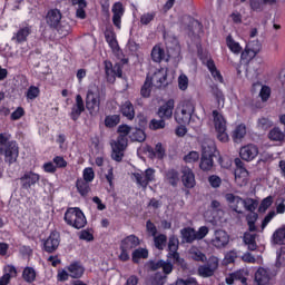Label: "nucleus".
Wrapping results in <instances>:
<instances>
[{
  "mask_svg": "<svg viewBox=\"0 0 285 285\" xmlns=\"http://www.w3.org/2000/svg\"><path fill=\"white\" fill-rule=\"evenodd\" d=\"M117 131L119 136L117 140L111 145V158L115 161H121L124 159V151L128 147V135L132 132V128L128 125H120Z\"/></svg>",
  "mask_w": 285,
  "mask_h": 285,
  "instance_id": "1",
  "label": "nucleus"
},
{
  "mask_svg": "<svg viewBox=\"0 0 285 285\" xmlns=\"http://www.w3.org/2000/svg\"><path fill=\"white\" fill-rule=\"evenodd\" d=\"M0 155L4 156L6 164H14L19 158V146L10 141L8 134H0Z\"/></svg>",
  "mask_w": 285,
  "mask_h": 285,
  "instance_id": "2",
  "label": "nucleus"
},
{
  "mask_svg": "<svg viewBox=\"0 0 285 285\" xmlns=\"http://www.w3.org/2000/svg\"><path fill=\"white\" fill-rule=\"evenodd\" d=\"M65 222L68 224V226H72L78 230L83 228L88 224L86 215H83V212H81L79 207L68 208L65 213Z\"/></svg>",
  "mask_w": 285,
  "mask_h": 285,
  "instance_id": "3",
  "label": "nucleus"
},
{
  "mask_svg": "<svg viewBox=\"0 0 285 285\" xmlns=\"http://www.w3.org/2000/svg\"><path fill=\"white\" fill-rule=\"evenodd\" d=\"M140 244L141 239H139V237H137L135 234L125 237L120 242V254L118 259H120V262H128L130 259V250H134V248H137V246H140Z\"/></svg>",
  "mask_w": 285,
  "mask_h": 285,
  "instance_id": "4",
  "label": "nucleus"
},
{
  "mask_svg": "<svg viewBox=\"0 0 285 285\" xmlns=\"http://www.w3.org/2000/svg\"><path fill=\"white\" fill-rule=\"evenodd\" d=\"M86 108L89 110L90 115L92 112H99L101 108V89L97 86H91L86 96Z\"/></svg>",
  "mask_w": 285,
  "mask_h": 285,
  "instance_id": "5",
  "label": "nucleus"
},
{
  "mask_svg": "<svg viewBox=\"0 0 285 285\" xmlns=\"http://www.w3.org/2000/svg\"><path fill=\"white\" fill-rule=\"evenodd\" d=\"M193 112H195V102H193V100H185L181 105V108L177 109L175 112V119L177 124H190Z\"/></svg>",
  "mask_w": 285,
  "mask_h": 285,
  "instance_id": "6",
  "label": "nucleus"
},
{
  "mask_svg": "<svg viewBox=\"0 0 285 285\" xmlns=\"http://www.w3.org/2000/svg\"><path fill=\"white\" fill-rule=\"evenodd\" d=\"M212 115L214 119V127L217 132V139L223 142L228 141V134L226 132V119L217 110H214Z\"/></svg>",
  "mask_w": 285,
  "mask_h": 285,
  "instance_id": "7",
  "label": "nucleus"
},
{
  "mask_svg": "<svg viewBox=\"0 0 285 285\" xmlns=\"http://www.w3.org/2000/svg\"><path fill=\"white\" fill-rule=\"evenodd\" d=\"M219 268V258L210 256L207 262L198 267L199 277H213Z\"/></svg>",
  "mask_w": 285,
  "mask_h": 285,
  "instance_id": "8",
  "label": "nucleus"
},
{
  "mask_svg": "<svg viewBox=\"0 0 285 285\" xmlns=\"http://www.w3.org/2000/svg\"><path fill=\"white\" fill-rule=\"evenodd\" d=\"M202 150L203 154L199 168L200 170L208 173V170H213V166H215V161L213 160V157H215V155L213 154V147H210V145H208L207 147L206 145H203Z\"/></svg>",
  "mask_w": 285,
  "mask_h": 285,
  "instance_id": "9",
  "label": "nucleus"
},
{
  "mask_svg": "<svg viewBox=\"0 0 285 285\" xmlns=\"http://www.w3.org/2000/svg\"><path fill=\"white\" fill-rule=\"evenodd\" d=\"M134 180L140 188H148V184L155 181V169L154 168H148L145 171L141 173H134L132 174Z\"/></svg>",
  "mask_w": 285,
  "mask_h": 285,
  "instance_id": "10",
  "label": "nucleus"
},
{
  "mask_svg": "<svg viewBox=\"0 0 285 285\" xmlns=\"http://www.w3.org/2000/svg\"><path fill=\"white\" fill-rule=\"evenodd\" d=\"M41 177L39 174L35 171H24V174L20 177V185L23 190H30L32 186L39 184Z\"/></svg>",
  "mask_w": 285,
  "mask_h": 285,
  "instance_id": "11",
  "label": "nucleus"
},
{
  "mask_svg": "<svg viewBox=\"0 0 285 285\" xmlns=\"http://www.w3.org/2000/svg\"><path fill=\"white\" fill-rule=\"evenodd\" d=\"M229 242L230 236L228 235V233H226V230H215L214 237L212 238V245L215 246V248H226Z\"/></svg>",
  "mask_w": 285,
  "mask_h": 285,
  "instance_id": "12",
  "label": "nucleus"
},
{
  "mask_svg": "<svg viewBox=\"0 0 285 285\" xmlns=\"http://www.w3.org/2000/svg\"><path fill=\"white\" fill-rule=\"evenodd\" d=\"M259 155V148L254 144L243 146L239 150V156L244 161H253Z\"/></svg>",
  "mask_w": 285,
  "mask_h": 285,
  "instance_id": "13",
  "label": "nucleus"
},
{
  "mask_svg": "<svg viewBox=\"0 0 285 285\" xmlns=\"http://www.w3.org/2000/svg\"><path fill=\"white\" fill-rule=\"evenodd\" d=\"M168 248H169L168 257H173L176 264L184 266V259L180 258L179 253H177V250L179 249V239L176 236H171L169 238Z\"/></svg>",
  "mask_w": 285,
  "mask_h": 285,
  "instance_id": "14",
  "label": "nucleus"
},
{
  "mask_svg": "<svg viewBox=\"0 0 285 285\" xmlns=\"http://www.w3.org/2000/svg\"><path fill=\"white\" fill-rule=\"evenodd\" d=\"M62 17L61 10L50 9L46 14V23L49 28H59Z\"/></svg>",
  "mask_w": 285,
  "mask_h": 285,
  "instance_id": "15",
  "label": "nucleus"
},
{
  "mask_svg": "<svg viewBox=\"0 0 285 285\" xmlns=\"http://www.w3.org/2000/svg\"><path fill=\"white\" fill-rule=\"evenodd\" d=\"M61 242V236L58 232H52L49 237L45 240V250L46 253H55L59 248Z\"/></svg>",
  "mask_w": 285,
  "mask_h": 285,
  "instance_id": "16",
  "label": "nucleus"
},
{
  "mask_svg": "<svg viewBox=\"0 0 285 285\" xmlns=\"http://www.w3.org/2000/svg\"><path fill=\"white\" fill-rule=\"evenodd\" d=\"M168 77V72L166 69L156 70L151 77H149V83L155 88H161L164 83H166V79Z\"/></svg>",
  "mask_w": 285,
  "mask_h": 285,
  "instance_id": "17",
  "label": "nucleus"
},
{
  "mask_svg": "<svg viewBox=\"0 0 285 285\" xmlns=\"http://www.w3.org/2000/svg\"><path fill=\"white\" fill-rule=\"evenodd\" d=\"M225 199L234 213L242 215V206H244V199L242 197L235 196L234 194H226Z\"/></svg>",
  "mask_w": 285,
  "mask_h": 285,
  "instance_id": "18",
  "label": "nucleus"
},
{
  "mask_svg": "<svg viewBox=\"0 0 285 285\" xmlns=\"http://www.w3.org/2000/svg\"><path fill=\"white\" fill-rule=\"evenodd\" d=\"M112 12V23L115 27L118 28V30L121 29V17H124V13L126 12V9H124V4L121 2L114 3L111 8Z\"/></svg>",
  "mask_w": 285,
  "mask_h": 285,
  "instance_id": "19",
  "label": "nucleus"
},
{
  "mask_svg": "<svg viewBox=\"0 0 285 285\" xmlns=\"http://www.w3.org/2000/svg\"><path fill=\"white\" fill-rule=\"evenodd\" d=\"M173 110H175V100L169 99L166 104L158 108L157 115L159 119H173Z\"/></svg>",
  "mask_w": 285,
  "mask_h": 285,
  "instance_id": "20",
  "label": "nucleus"
},
{
  "mask_svg": "<svg viewBox=\"0 0 285 285\" xmlns=\"http://www.w3.org/2000/svg\"><path fill=\"white\" fill-rule=\"evenodd\" d=\"M181 181L185 188H195L197 184L195 180V173L189 167L181 168Z\"/></svg>",
  "mask_w": 285,
  "mask_h": 285,
  "instance_id": "21",
  "label": "nucleus"
},
{
  "mask_svg": "<svg viewBox=\"0 0 285 285\" xmlns=\"http://www.w3.org/2000/svg\"><path fill=\"white\" fill-rule=\"evenodd\" d=\"M86 110V105L83 104V98L81 95L76 96V102L71 108L70 117L72 121H77L81 117V112Z\"/></svg>",
  "mask_w": 285,
  "mask_h": 285,
  "instance_id": "22",
  "label": "nucleus"
},
{
  "mask_svg": "<svg viewBox=\"0 0 285 285\" xmlns=\"http://www.w3.org/2000/svg\"><path fill=\"white\" fill-rule=\"evenodd\" d=\"M67 271L69 273V277H71L72 279H79L83 277V273H86V268L79 262L71 263L67 267Z\"/></svg>",
  "mask_w": 285,
  "mask_h": 285,
  "instance_id": "23",
  "label": "nucleus"
},
{
  "mask_svg": "<svg viewBox=\"0 0 285 285\" xmlns=\"http://www.w3.org/2000/svg\"><path fill=\"white\" fill-rule=\"evenodd\" d=\"M254 279L257 285H267L271 282V271L259 267L255 273Z\"/></svg>",
  "mask_w": 285,
  "mask_h": 285,
  "instance_id": "24",
  "label": "nucleus"
},
{
  "mask_svg": "<svg viewBox=\"0 0 285 285\" xmlns=\"http://www.w3.org/2000/svg\"><path fill=\"white\" fill-rule=\"evenodd\" d=\"M31 32L32 29H30V27L20 28L12 37V41H16V43H23L28 41V37H30Z\"/></svg>",
  "mask_w": 285,
  "mask_h": 285,
  "instance_id": "25",
  "label": "nucleus"
},
{
  "mask_svg": "<svg viewBox=\"0 0 285 285\" xmlns=\"http://www.w3.org/2000/svg\"><path fill=\"white\" fill-rule=\"evenodd\" d=\"M276 0H249V6L254 12H263L266 6H273Z\"/></svg>",
  "mask_w": 285,
  "mask_h": 285,
  "instance_id": "26",
  "label": "nucleus"
},
{
  "mask_svg": "<svg viewBox=\"0 0 285 285\" xmlns=\"http://www.w3.org/2000/svg\"><path fill=\"white\" fill-rule=\"evenodd\" d=\"M272 244L277 246L285 245V226L277 228L272 236Z\"/></svg>",
  "mask_w": 285,
  "mask_h": 285,
  "instance_id": "27",
  "label": "nucleus"
},
{
  "mask_svg": "<svg viewBox=\"0 0 285 285\" xmlns=\"http://www.w3.org/2000/svg\"><path fill=\"white\" fill-rule=\"evenodd\" d=\"M180 235L183 237V240L186 242V244H193L195 239H197L196 230L193 227H185L180 230Z\"/></svg>",
  "mask_w": 285,
  "mask_h": 285,
  "instance_id": "28",
  "label": "nucleus"
},
{
  "mask_svg": "<svg viewBox=\"0 0 285 285\" xmlns=\"http://www.w3.org/2000/svg\"><path fill=\"white\" fill-rule=\"evenodd\" d=\"M71 3L76 8V17L86 19V10H83L87 6L86 0H71Z\"/></svg>",
  "mask_w": 285,
  "mask_h": 285,
  "instance_id": "29",
  "label": "nucleus"
},
{
  "mask_svg": "<svg viewBox=\"0 0 285 285\" xmlns=\"http://www.w3.org/2000/svg\"><path fill=\"white\" fill-rule=\"evenodd\" d=\"M165 181L170 184V186H177V184H179V171L176 169H168L165 173Z\"/></svg>",
  "mask_w": 285,
  "mask_h": 285,
  "instance_id": "30",
  "label": "nucleus"
},
{
  "mask_svg": "<svg viewBox=\"0 0 285 285\" xmlns=\"http://www.w3.org/2000/svg\"><path fill=\"white\" fill-rule=\"evenodd\" d=\"M121 114L124 117H127L130 121L135 119V107L132 106V102L126 101L121 108Z\"/></svg>",
  "mask_w": 285,
  "mask_h": 285,
  "instance_id": "31",
  "label": "nucleus"
},
{
  "mask_svg": "<svg viewBox=\"0 0 285 285\" xmlns=\"http://www.w3.org/2000/svg\"><path fill=\"white\" fill-rule=\"evenodd\" d=\"M140 259H148V249L137 248L131 254V261L134 264H139Z\"/></svg>",
  "mask_w": 285,
  "mask_h": 285,
  "instance_id": "32",
  "label": "nucleus"
},
{
  "mask_svg": "<svg viewBox=\"0 0 285 285\" xmlns=\"http://www.w3.org/2000/svg\"><path fill=\"white\" fill-rule=\"evenodd\" d=\"M257 237L256 234L245 233L244 234V243L248 246V250H257V242L255 240Z\"/></svg>",
  "mask_w": 285,
  "mask_h": 285,
  "instance_id": "33",
  "label": "nucleus"
},
{
  "mask_svg": "<svg viewBox=\"0 0 285 285\" xmlns=\"http://www.w3.org/2000/svg\"><path fill=\"white\" fill-rule=\"evenodd\" d=\"M226 43H227V48H229L230 52H233L234 55L242 53V46L239 45V42L233 39V36H228L226 38Z\"/></svg>",
  "mask_w": 285,
  "mask_h": 285,
  "instance_id": "34",
  "label": "nucleus"
},
{
  "mask_svg": "<svg viewBox=\"0 0 285 285\" xmlns=\"http://www.w3.org/2000/svg\"><path fill=\"white\" fill-rule=\"evenodd\" d=\"M164 279H166V277L161 275V273H156L147 278L146 285H164L166 284Z\"/></svg>",
  "mask_w": 285,
  "mask_h": 285,
  "instance_id": "35",
  "label": "nucleus"
},
{
  "mask_svg": "<svg viewBox=\"0 0 285 285\" xmlns=\"http://www.w3.org/2000/svg\"><path fill=\"white\" fill-rule=\"evenodd\" d=\"M22 277L28 284H32L37 279V272L32 267H26L22 272Z\"/></svg>",
  "mask_w": 285,
  "mask_h": 285,
  "instance_id": "36",
  "label": "nucleus"
},
{
  "mask_svg": "<svg viewBox=\"0 0 285 285\" xmlns=\"http://www.w3.org/2000/svg\"><path fill=\"white\" fill-rule=\"evenodd\" d=\"M76 186L82 197H86V195L90 193V183H88L87 180L80 178L77 180Z\"/></svg>",
  "mask_w": 285,
  "mask_h": 285,
  "instance_id": "37",
  "label": "nucleus"
},
{
  "mask_svg": "<svg viewBox=\"0 0 285 285\" xmlns=\"http://www.w3.org/2000/svg\"><path fill=\"white\" fill-rule=\"evenodd\" d=\"M165 55L166 53H165L164 49H161V47H159V46H155L151 50V59L156 63H160V61L164 59Z\"/></svg>",
  "mask_w": 285,
  "mask_h": 285,
  "instance_id": "38",
  "label": "nucleus"
},
{
  "mask_svg": "<svg viewBox=\"0 0 285 285\" xmlns=\"http://www.w3.org/2000/svg\"><path fill=\"white\" fill-rule=\"evenodd\" d=\"M258 204L259 203H257V200L253 198L243 199V206L245 210H248V213H255V210H257Z\"/></svg>",
  "mask_w": 285,
  "mask_h": 285,
  "instance_id": "39",
  "label": "nucleus"
},
{
  "mask_svg": "<svg viewBox=\"0 0 285 285\" xmlns=\"http://www.w3.org/2000/svg\"><path fill=\"white\" fill-rule=\"evenodd\" d=\"M268 137L272 141H282L285 135L279 127H275L269 131Z\"/></svg>",
  "mask_w": 285,
  "mask_h": 285,
  "instance_id": "40",
  "label": "nucleus"
},
{
  "mask_svg": "<svg viewBox=\"0 0 285 285\" xmlns=\"http://www.w3.org/2000/svg\"><path fill=\"white\" fill-rule=\"evenodd\" d=\"M246 48L250 49L252 57H257L262 50V42L259 40H252L247 43Z\"/></svg>",
  "mask_w": 285,
  "mask_h": 285,
  "instance_id": "41",
  "label": "nucleus"
},
{
  "mask_svg": "<svg viewBox=\"0 0 285 285\" xmlns=\"http://www.w3.org/2000/svg\"><path fill=\"white\" fill-rule=\"evenodd\" d=\"M244 137H246V126L238 125L233 132V139L234 141H240Z\"/></svg>",
  "mask_w": 285,
  "mask_h": 285,
  "instance_id": "42",
  "label": "nucleus"
},
{
  "mask_svg": "<svg viewBox=\"0 0 285 285\" xmlns=\"http://www.w3.org/2000/svg\"><path fill=\"white\" fill-rule=\"evenodd\" d=\"M119 121H121L119 115H110L105 118V126L107 128H115V126H118Z\"/></svg>",
  "mask_w": 285,
  "mask_h": 285,
  "instance_id": "43",
  "label": "nucleus"
},
{
  "mask_svg": "<svg viewBox=\"0 0 285 285\" xmlns=\"http://www.w3.org/2000/svg\"><path fill=\"white\" fill-rule=\"evenodd\" d=\"M150 130H164L166 128V120L164 118L160 119H151L149 122Z\"/></svg>",
  "mask_w": 285,
  "mask_h": 285,
  "instance_id": "44",
  "label": "nucleus"
},
{
  "mask_svg": "<svg viewBox=\"0 0 285 285\" xmlns=\"http://www.w3.org/2000/svg\"><path fill=\"white\" fill-rule=\"evenodd\" d=\"M167 240L168 238L164 234L154 236V244L158 248V250H164V248H166Z\"/></svg>",
  "mask_w": 285,
  "mask_h": 285,
  "instance_id": "45",
  "label": "nucleus"
},
{
  "mask_svg": "<svg viewBox=\"0 0 285 285\" xmlns=\"http://www.w3.org/2000/svg\"><path fill=\"white\" fill-rule=\"evenodd\" d=\"M273 202H275V198L273 196H267L261 202V205L258 207V210L261 213H266L271 206H273Z\"/></svg>",
  "mask_w": 285,
  "mask_h": 285,
  "instance_id": "46",
  "label": "nucleus"
},
{
  "mask_svg": "<svg viewBox=\"0 0 285 285\" xmlns=\"http://www.w3.org/2000/svg\"><path fill=\"white\" fill-rule=\"evenodd\" d=\"M130 139L132 141H139V142L146 141V132L141 129H135L131 132Z\"/></svg>",
  "mask_w": 285,
  "mask_h": 285,
  "instance_id": "47",
  "label": "nucleus"
},
{
  "mask_svg": "<svg viewBox=\"0 0 285 285\" xmlns=\"http://www.w3.org/2000/svg\"><path fill=\"white\" fill-rule=\"evenodd\" d=\"M212 95L215 96L216 101H218V106H224V101H225L224 92L220 91L217 86L212 88Z\"/></svg>",
  "mask_w": 285,
  "mask_h": 285,
  "instance_id": "48",
  "label": "nucleus"
},
{
  "mask_svg": "<svg viewBox=\"0 0 285 285\" xmlns=\"http://www.w3.org/2000/svg\"><path fill=\"white\" fill-rule=\"evenodd\" d=\"M166 156V149L164 148V145L161 142H158L154 149V157H157V159H164Z\"/></svg>",
  "mask_w": 285,
  "mask_h": 285,
  "instance_id": "49",
  "label": "nucleus"
},
{
  "mask_svg": "<svg viewBox=\"0 0 285 285\" xmlns=\"http://www.w3.org/2000/svg\"><path fill=\"white\" fill-rule=\"evenodd\" d=\"M175 285H198L197 278L187 277V278H177Z\"/></svg>",
  "mask_w": 285,
  "mask_h": 285,
  "instance_id": "50",
  "label": "nucleus"
},
{
  "mask_svg": "<svg viewBox=\"0 0 285 285\" xmlns=\"http://www.w3.org/2000/svg\"><path fill=\"white\" fill-rule=\"evenodd\" d=\"M105 37H106L107 43L110 46L112 50H117V48H119V45L117 43V39L115 38V35L108 32V33H105Z\"/></svg>",
  "mask_w": 285,
  "mask_h": 285,
  "instance_id": "51",
  "label": "nucleus"
},
{
  "mask_svg": "<svg viewBox=\"0 0 285 285\" xmlns=\"http://www.w3.org/2000/svg\"><path fill=\"white\" fill-rule=\"evenodd\" d=\"M150 86H153L150 82V76H147V79L140 90V95H142V97H150Z\"/></svg>",
  "mask_w": 285,
  "mask_h": 285,
  "instance_id": "52",
  "label": "nucleus"
},
{
  "mask_svg": "<svg viewBox=\"0 0 285 285\" xmlns=\"http://www.w3.org/2000/svg\"><path fill=\"white\" fill-rule=\"evenodd\" d=\"M155 17H157L156 12L145 13L140 17V23L142 26H148V23H150V21H153Z\"/></svg>",
  "mask_w": 285,
  "mask_h": 285,
  "instance_id": "53",
  "label": "nucleus"
},
{
  "mask_svg": "<svg viewBox=\"0 0 285 285\" xmlns=\"http://www.w3.org/2000/svg\"><path fill=\"white\" fill-rule=\"evenodd\" d=\"M178 87H179V90H188V76H186L185 73H181L178 77Z\"/></svg>",
  "mask_w": 285,
  "mask_h": 285,
  "instance_id": "54",
  "label": "nucleus"
},
{
  "mask_svg": "<svg viewBox=\"0 0 285 285\" xmlns=\"http://www.w3.org/2000/svg\"><path fill=\"white\" fill-rule=\"evenodd\" d=\"M199 160V153L197 151H190L188 155L184 157V161L186 164H195V161Z\"/></svg>",
  "mask_w": 285,
  "mask_h": 285,
  "instance_id": "55",
  "label": "nucleus"
},
{
  "mask_svg": "<svg viewBox=\"0 0 285 285\" xmlns=\"http://www.w3.org/2000/svg\"><path fill=\"white\" fill-rule=\"evenodd\" d=\"M259 97H261L262 101H268V99L271 97V87L263 86L259 91Z\"/></svg>",
  "mask_w": 285,
  "mask_h": 285,
  "instance_id": "56",
  "label": "nucleus"
},
{
  "mask_svg": "<svg viewBox=\"0 0 285 285\" xmlns=\"http://www.w3.org/2000/svg\"><path fill=\"white\" fill-rule=\"evenodd\" d=\"M92 179H95V170H92V168L88 167L83 169V181H92Z\"/></svg>",
  "mask_w": 285,
  "mask_h": 285,
  "instance_id": "57",
  "label": "nucleus"
},
{
  "mask_svg": "<svg viewBox=\"0 0 285 285\" xmlns=\"http://www.w3.org/2000/svg\"><path fill=\"white\" fill-rule=\"evenodd\" d=\"M37 97H39V87H36V86L29 87L27 91V98L32 100V99H37Z\"/></svg>",
  "mask_w": 285,
  "mask_h": 285,
  "instance_id": "58",
  "label": "nucleus"
},
{
  "mask_svg": "<svg viewBox=\"0 0 285 285\" xmlns=\"http://www.w3.org/2000/svg\"><path fill=\"white\" fill-rule=\"evenodd\" d=\"M208 181L212 188H219V186H222V178H219V176H216V175L209 176Z\"/></svg>",
  "mask_w": 285,
  "mask_h": 285,
  "instance_id": "59",
  "label": "nucleus"
},
{
  "mask_svg": "<svg viewBox=\"0 0 285 285\" xmlns=\"http://www.w3.org/2000/svg\"><path fill=\"white\" fill-rule=\"evenodd\" d=\"M4 275L10 277L11 279L12 277H17V267H14L13 265L4 266Z\"/></svg>",
  "mask_w": 285,
  "mask_h": 285,
  "instance_id": "60",
  "label": "nucleus"
},
{
  "mask_svg": "<svg viewBox=\"0 0 285 285\" xmlns=\"http://www.w3.org/2000/svg\"><path fill=\"white\" fill-rule=\"evenodd\" d=\"M210 208L215 213H218L219 215H224V207L222 206V203H219V200H213L210 204Z\"/></svg>",
  "mask_w": 285,
  "mask_h": 285,
  "instance_id": "61",
  "label": "nucleus"
},
{
  "mask_svg": "<svg viewBox=\"0 0 285 285\" xmlns=\"http://www.w3.org/2000/svg\"><path fill=\"white\" fill-rule=\"evenodd\" d=\"M53 164H56V168H66V166H68V161L61 156H56L53 158Z\"/></svg>",
  "mask_w": 285,
  "mask_h": 285,
  "instance_id": "62",
  "label": "nucleus"
},
{
  "mask_svg": "<svg viewBox=\"0 0 285 285\" xmlns=\"http://www.w3.org/2000/svg\"><path fill=\"white\" fill-rule=\"evenodd\" d=\"M284 264H285V250L284 248H281V250L277 253L276 266H284Z\"/></svg>",
  "mask_w": 285,
  "mask_h": 285,
  "instance_id": "63",
  "label": "nucleus"
},
{
  "mask_svg": "<svg viewBox=\"0 0 285 285\" xmlns=\"http://www.w3.org/2000/svg\"><path fill=\"white\" fill-rule=\"evenodd\" d=\"M208 235V227L203 226L196 232V239H204Z\"/></svg>",
  "mask_w": 285,
  "mask_h": 285,
  "instance_id": "64",
  "label": "nucleus"
}]
</instances>
